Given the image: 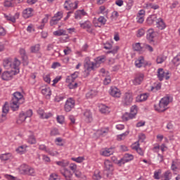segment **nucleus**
I'll return each mask as SVG.
<instances>
[{
    "label": "nucleus",
    "instance_id": "1",
    "mask_svg": "<svg viewBox=\"0 0 180 180\" xmlns=\"http://www.w3.org/2000/svg\"><path fill=\"white\" fill-rule=\"evenodd\" d=\"M10 102V107L15 112L19 110V106L25 103V98H23V94L19 91L15 92Z\"/></svg>",
    "mask_w": 180,
    "mask_h": 180
},
{
    "label": "nucleus",
    "instance_id": "2",
    "mask_svg": "<svg viewBox=\"0 0 180 180\" xmlns=\"http://www.w3.org/2000/svg\"><path fill=\"white\" fill-rule=\"evenodd\" d=\"M3 65L6 70H12L13 71H20V60L15 58H6L3 61Z\"/></svg>",
    "mask_w": 180,
    "mask_h": 180
},
{
    "label": "nucleus",
    "instance_id": "3",
    "mask_svg": "<svg viewBox=\"0 0 180 180\" xmlns=\"http://www.w3.org/2000/svg\"><path fill=\"white\" fill-rule=\"evenodd\" d=\"M172 99L169 96H167L161 98L158 105H155L154 108L157 112H165L168 109V105L171 102Z\"/></svg>",
    "mask_w": 180,
    "mask_h": 180
},
{
    "label": "nucleus",
    "instance_id": "4",
    "mask_svg": "<svg viewBox=\"0 0 180 180\" xmlns=\"http://www.w3.org/2000/svg\"><path fill=\"white\" fill-rule=\"evenodd\" d=\"M84 67V72H86L87 75H89V72H91V71H94L95 68H97L95 63L91 62V60H89V58H86L85 59Z\"/></svg>",
    "mask_w": 180,
    "mask_h": 180
},
{
    "label": "nucleus",
    "instance_id": "5",
    "mask_svg": "<svg viewBox=\"0 0 180 180\" xmlns=\"http://www.w3.org/2000/svg\"><path fill=\"white\" fill-rule=\"evenodd\" d=\"M122 103L124 106H130L133 103V94L125 93L122 96Z\"/></svg>",
    "mask_w": 180,
    "mask_h": 180
},
{
    "label": "nucleus",
    "instance_id": "6",
    "mask_svg": "<svg viewBox=\"0 0 180 180\" xmlns=\"http://www.w3.org/2000/svg\"><path fill=\"white\" fill-rule=\"evenodd\" d=\"M16 74H19V71H5L3 72L1 75V79H3V81H11V79L13 78V75H16Z\"/></svg>",
    "mask_w": 180,
    "mask_h": 180
},
{
    "label": "nucleus",
    "instance_id": "7",
    "mask_svg": "<svg viewBox=\"0 0 180 180\" xmlns=\"http://www.w3.org/2000/svg\"><path fill=\"white\" fill-rule=\"evenodd\" d=\"M79 4V1H78L72 3L70 0H66L64 4V8L66 9V11H74L75 9L78 8Z\"/></svg>",
    "mask_w": 180,
    "mask_h": 180
},
{
    "label": "nucleus",
    "instance_id": "8",
    "mask_svg": "<svg viewBox=\"0 0 180 180\" xmlns=\"http://www.w3.org/2000/svg\"><path fill=\"white\" fill-rule=\"evenodd\" d=\"M63 19V12L58 11L53 16L49 22L50 26H56Z\"/></svg>",
    "mask_w": 180,
    "mask_h": 180
},
{
    "label": "nucleus",
    "instance_id": "9",
    "mask_svg": "<svg viewBox=\"0 0 180 180\" xmlns=\"http://www.w3.org/2000/svg\"><path fill=\"white\" fill-rule=\"evenodd\" d=\"M39 150H41V151H44L45 153H47L49 154V155H51L52 157H54V155H58V153L57 151H53L50 150V148H46V145L41 144L39 145Z\"/></svg>",
    "mask_w": 180,
    "mask_h": 180
},
{
    "label": "nucleus",
    "instance_id": "10",
    "mask_svg": "<svg viewBox=\"0 0 180 180\" xmlns=\"http://www.w3.org/2000/svg\"><path fill=\"white\" fill-rule=\"evenodd\" d=\"M169 73L168 72H164V69L159 68L158 70V78L159 80L162 81L164 78H165L166 80H168L169 78Z\"/></svg>",
    "mask_w": 180,
    "mask_h": 180
},
{
    "label": "nucleus",
    "instance_id": "11",
    "mask_svg": "<svg viewBox=\"0 0 180 180\" xmlns=\"http://www.w3.org/2000/svg\"><path fill=\"white\" fill-rule=\"evenodd\" d=\"M74 106H75V101L72 98L68 99L65 104V112H71Z\"/></svg>",
    "mask_w": 180,
    "mask_h": 180
},
{
    "label": "nucleus",
    "instance_id": "12",
    "mask_svg": "<svg viewBox=\"0 0 180 180\" xmlns=\"http://www.w3.org/2000/svg\"><path fill=\"white\" fill-rule=\"evenodd\" d=\"M144 81V74L138 73L135 75L134 79L132 80L134 85H140Z\"/></svg>",
    "mask_w": 180,
    "mask_h": 180
},
{
    "label": "nucleus",
    "instance_id": "13",
    "mask_svg": "<svg viewBox=\"0 0 180 180\" xmlns=\"http://www.w3.org/2000/svg\"><path fill=\"white\" fill-rule=\"evenodd\" d=\"M136 115H137V107L136 105H133L131 108V112L129 113V116L126 117L125 115H124L123 120L127 121L129 119H133L134 116H136Z\"/></svg>",
    "mask_w": 180,
    "mask_h": 180
},
{
    "label": "nucleus",
    "instance_id": "14",
    "mask_svg": "<svg viewBox=\"0 0 180 180\" xmlns=\"http://www.w3.org/2000/svg\"><path fill=\"white\" fill-rule=\"evenodd\" d=\"M80 27H82V29H86L88 33H92V32H94V30L92 29V23L89 20L80 23Z\"/></svg>",
    "mask_w": 180,
    "mask_h": 180
},
{
    "label": "nucleus",
    "instance_id": "15",
    "mask_svg": "<svg viewBox=\"0 0 180 180\" xmlns=\"http://www.w3.org/2000/svg\"><path fill=\"white\" fill-rule=\"evenodd\" d=\"M110 95L113 96L114 98H120L122 93H120V90L117 89V87H110Z\"/></svg>",
    "mask_w": 180,
    "mask_h": 180
},
{
    "label": "nucleus",
    "instance_id": "16",
    "mask_svg": "<svg viewBox=\"0 0 180 180\" xmlns=\"http://www.w3.org/2000/svg\"><path fill=\"white\" fill-rule=\"evenodd\" d=\"M84 16H88V13L85 10H77L75 13V19L80 20L84 18Z\"/></svg>",
    "mask_w": 180,
    "mask_h": 180
},
{
    "label": "nucleus",
    "instance_id": "17",
    "mask_svg": "<svg viewBox=\"0 0 180 180\" xmlns=\"http://www.w3.org/2000/svg\"><path fill=\"white\" fill-rule=\"evenodd\" d=\"M33 16V9L32 8H27L22 11V17L24 19H29Z\"/></svg>",
    "mask_w": 180,
    "mask_h": 180
},
{
    "label": "nucleus",
    "instance_id": "18",
    "mask_svg": "<svg viewBox=\"0 0 180 180\" xmlns=\"http://www.w3.org/2000/svg\"><path fill=\"white\" fill-rule=\"evenodd\" d=\"M83 119L84 120L86 123H91L94 119L92 118V112H91V110H86L84 112V117Z\"/></svg>",
    "mask_w": 180,
    "mask_h": 180
},
{
    "label": "nucleus",
    "instance_id": "19",
    "mask_svg": "<svg viewBox=\"0 0 180 180\" xmlns=\"http://www.w3.org/2000/svg\"><path fill=\"white\" fill-rule=\"evenodd\" d=\"M94 64L97 68H99L101 66V64H103V63H105L106 61V56H101L94 59Z\"/></svg>",
    "mask_w": 180,
    "mask_h": 180
},
{
    "label": "nucleus",
    "instance_id": "20",
    "mask_svg": "<svg viewBox=\"0 0 180 180\" xmlns=\"http://www.w3.org/2000/svg\"><path fill=\"white\" fill-rule=\"evenodd\" d=\"M156 33L154 32V29H149L147 32L146 39L151 43V41H154V37H155Z\"/></svg>",
    "mask_w": 180,
    "mask_h": 180
},
{
    "label": "nucleus",
    "instance_id": "21",
    "mask_svg": "<svg viewBox=\"0 0 180 180\" xmlns=\"http://www.w3.org/2000/svg\"><path fill=\"white\" fill-rule=\"evenodd\" d=\"M156 27L159 29L160 30H164L167 27V25H165V22H164V20L162 18H159L156 20Z\"/></svg>",
    "mask_w": 180,
    "mask_h": 180
},
{
    "label": "nucleus",
    "instance_id": "22",
    "mask_svg": "<svg viewBox=\"0 0 180 180\" xmlns=\"http://www.w3.org/2000/svg\"><path fill=\"white\" fill-rule=\"evenodd\" d=\"M62 175L65 180H72V173L70 169L65 168L63 172H61Z\"/></svg>",
    "mask_w": 180,
    "mask_h": 180
},
{
    "label": "nucleus",
    "instance_id": "23",
    "mask_svg": "<svg viewBox=\"0 0 180 180\" xmlns=\"http://www.w3.org/2000/svg\"><path fill=\"white\" fill-rule=\"evenodd\" d=\"M115 153V150L113 148H105L101 151V155H103V157H110Z\"/></svg>",
    "mask_w": 180,
    "mask_h": 180
},
{
    "label": "nucleus",
    "instance_id": "24",
    "mask_svg": "<svg viewBox=\"0 0 180 180\" xmlns=\"http://www.w3.org/2000/svg\"><path fill=\"white\" fill-rule=\"evenodd\" d=\"M38 115H39L41 119H49V117H51L53 116V114L51 112H44V110L43 109L38 110Z\"/></svg>",
    "mask_w": 180,
    "mask_h": 180
},
{
    "label": "nucleus",
    "instance_id": "25",
    "mask_svg": "<svg viewBox=\"0 0 180 180\" xmlns=\"http://www.w3.org/2000/svg\"><path fill=\"white\" fill-rule=\"evenodd\" d=\"M172 178V172L171 171L167 170L162 175L160 176L161 180H171Z\"/></svg>",
    "mask_w": 180,
    "mask_h": 180
},
{
    "label": "nucleus",
    "instance_id": "26",
    "mask_svg": "<svg viewBox=\"0 0 180 180\" xmlns=\"http://www.w3.org/2000/svg\"><path fill=\"white\" fill-rule=\"evenodd\" d=\"M41 94L46 99H50V96H51V89H50V87H44L41 89Z\"/></svg>",
    "mask_w": 180,
    "mask_h": 180
},
{
    "label": "nucleus",
    "instance_id": "27",
    "mask_svg": "<svg viewBox=\"0 0 180 180\" xmlns=\"http://www.w3.org/2000/svg\"><path fill=\"white\" fill-rule=\"evenodd\" d=\"M143 8L145 9H154V11H156L157 9H160V6L153 3H146Z\"/></svg>",
    "mask_w": 180,
    "mask_h": 180
},
{
    "label": "nucleus",
    "instance_id": "28",
    "mask_svg": "<svg viewBox=\"0 0 180 180\" xmlns=\"http://www.w3.org/2000/svg\"><path fill=\"white\" fill-rule=\"evenodd\" d=\"M3 114L1 115V119H0V123H3L6 120V113L9 112V108L4 106L2 109Z\"/></svg>",
    "mask_w": 180,
    "mask_h": 180
},
{
    "label": "nucleus",
    "instance_id": "29",
    "mask_svg": "<svg viewBox=\"0 0 180 180\" xmlns=\"http://www.w3.org/2000/svg\"><path fill=\"white\" fill-rule=\"evenodd\" d=\"M30 166L26 165V164H23V165H21L20 166V167L18 168L19 169V172L24 174V175H26V174L27 173V171L29 169Z\"/></svg>",
    "mask_w": 180,
    "mask_h": 180
},
{
    "label": "nucleus",
    "instance_id": "30",
    "mask_svg": "<svg viewBox=\"0 0 180 180\" xmlns=\"http://www.w3.org/2000/svg\"><path fill=\"white\" fill-rule=\"evenodd\" d=\"M135 65L138 68H141L143 65H145L144 63V57L140 56L136 61H135Z\"/></svg>",
    "mask_w": 180,
    "mask_h": 180
},
{
    "label": "nucleus",
    "instance_id": "31",
    "mask_svg": "<svg viewBox=\"0 0 180 180\" xmlns=\"http://www.w3.org/2000/svg\"><path fill=\"white\" fill-rule=\"evenodd\" d=\"M99 109L101 113L108 114L110 112V109L109 108V107H108V105L104 104L100 105Z\"/></svg>",
    "mask_w": 180,
    "mask_h": 180
},
{
    "label": "nucleus",
    "instance_id": "32",
    "mask_svg": "<svg viewBox=\"0 0 180 180\" xmlns=\"http://www.w3.org/2000/svg\"><path fill=\"white\" fill-rule=\"evenodd\" d=\"M30 51H31V53L37 54V53H39L40 51V44H37L35 45L30 46Z\"/></svg>",
    "mask_w": 180,
    "mask_h": 180
},
{
    "label": "nucleus",
    "instance_id": "33",
    "mask_svg": "<svg viewBox=\"0 0 180 180\" xmlns=\"http://www.w3.org/2000/svg\"><path fill=\"white\" fill-rule=\"evenodd\" d=\"M104 169L105 171H112L113 169V165L109 160H105Z\"/></svg>",
    "mask_w": 180,
    "mask_h": 180
},
{
    "label": "nucleus",
    "instance_id": "34",
    "mask_svg": "<svg viewBox=\"0 0 180 180\" xmlns=\"http://www.w3.org/2000/svg\"><path fill=\"white\" fill-rule=\"evenodd\" d=\"M157 20H158L157 15H152L147 18L146 22H147L148 25H151L154 23V22H157Z\"/></svg>",
    "mask_w": 180,
    "mask_h": 180
},
{
    "label": "nucleus",
    "instance_id": "35",
    "mask_svg": "<svg viewBox=\"0 0 180 180\" xmlns=\"http://www.w3.org/2000/svg\"><path fill=\"white\" fill-rule=\"evenodd\" d=\"M55 164L56 165H58L59 167H68V165H70V162H68V160H60V161L55 162Z\"/></svg>",
    "mask_w": 180,
    "mask_h": 180
},
{
    "label": "nucleus",
    "instance_id": "36",
    "mask_svg": "<svg viewBox=\"0 0 180 180\" xmlns=\"http://www.w3.org/2000/svg\"><path fill=\"white\" fill-rule=\"evenodd\" d=\"M67 34V31L64 30H58L53 32V36H65Z\"/></svg>",
    "mask_w": 180,
    "mask_h": 180
},
{
    "label": "nucleus",
    "instance_id": "37",
    "mask_svg": "<svg viewBox=\"0 0 180 180\" xmlns=\"http://www.w3.org/2000/svg\"><path fill=\"white\" fill-rule=\"evenodd\" d=\"M26 146H20L16 148V152L18 153V154H20L22 155V154H25V153H26Z\"/></svg>",
    "mask_w": 180,
    "mask_h": 180
},
{
    "label": "nucleus",
    "instance_id": "38",
    "mask_svg": "<svg viewBox=\"0 0 180 180\" xmlns=\"http://www.w3.org/2000/svg\"><path fill=\"white\" fill-rule=\"evenodd\" d=\"M165 60H167V56H165V55H162V54L159 55L156 59L157 64H162V63H164V61H165Z\"/></svg>",
    "mask_w": 180,
    "mask_h": 180
},
{
    "label": "nucleus",
    "instance_id": "39",
    "mask_svg": "<svg viewBox=\"0 0 180 180\" xmlns=\"http://www.w3.org/2000/svg\"><path fill=\"white\" fill-rule=\"evenodd\" d=\"M72 161H75V162H77V164H81V162H84L85 161V157L79 156L78 158H72Z\"/></svg>",
    "mask_w": 180,
    "mask_h": 180
},
{
    "label": "nucleus",
    "instance_id": "40",
    "mask_svg": "<svg viewBox=\"0 0 180 180\" xmlns=\"http://www.w3.org/2000/svg\"><path fill=\"white\" fill-rule=\"evenodd\" d=\"M147 98H148V96H147V94H141L140 96L137 98V101L144 102V101H147Z\"/></svg>",
    "mask_w": 180,
    "mask_h": 180
},
{
    "label": "nucleus",
    "instance_id": "41",
    "mask_svg": "<svg viewBox=\"0 0 180 180\" xmlns=\"http://www.w3.org/2000/svg\"><path fill=\"white\" fill-rule=\"evenodd\" d=\"M128 135H129V131H126L120 135H117V139L118 141H122V140H124V139H126V136H127Z\"/></svg>",
    "mask_w": 180,
    "mask_h": 180
},
{
    "label": "nucleus",
    "instance_id": "42",
    "mask_svg": "<svg viewBox=\"0 0 180 180\" xmlns=\"http://www.w3.org/2000/svg\"><path fill=\"white\" fill-rule=\"evenodd\" d=\"M124 159L125 160L126 162H129V161H132L134 159V156L131 154L126 153L124 155Z\"/></svg>",
    "mask_w": 180,
    "mask_h": 180
},
{
    "label": "nucleus",
    "instance_id": "43",
    "mask_svg": "<svg viewBox=\"0 0 180 180\" xmlns=\"http://www.w3.org/2000/svg\"><path fill=\"white\" fill-rule=\"evenodd\" d=\"M36 137L34 136V135H30L28 136L27 143H29V144H36Z\"/></svg>",
    "mask_w": 180,
    "mask_h": 180
},
{
    "label": "nucleus",
    "instance_id": "44",
    "mask_svg": "<svg viewBox=\"0 0 180 180\" xmlns=\"http://www.w3.org/2000/svg\"><path fill=\"white\" fill-rule=\"evenodd\" d=\"M25 175H31L32 176H34V175H36L34 168L30 166Z\"/></svg>",
    "mask_w": 180,
    "mask_h": 180
},
{
    "label": "nucleus",
    "instance_id": "45",
    "mask_svg": "<svg viewBox=\"0 0 180 180\" xmlns=\"http://www.w3.org/2000/svg\"><path fill=\"white\" fill-rule=\"evenodd\" d=\"M101 178H102V176H101V172H99L98 170L95 171L93 175V179L99 180Z\"/></svg>",
    "mask_w": 180,
    "mask_h": 180
},
{
    "label": "nucleus",
    "instance_id": "46",
    "mask_svg": "<svg viewBox=\"0 0 180 180\" xmlns=\"http://www.w3.org/2000/svg\"><path fill=\"white\" fill-rule=\"evenodd\" d=\"M49 180H60V176L56 173H52L49 176Z\"/></svg>",
    "mask_w": 180,
    "mask_h": 180
},
{
    "label": "nucleus",
    "instance_id": "47",
    "mask_svg": "<svg viewBox=\"0 0 180 180\" xmlns=\"http://www.w3.org/2000/svg\"><path fill=\"white\" fill-rule=\"evenodd\" d=\"M59 135H60V131H58V129H57V128H53V129L51 130L50 136H59Z\"/></svg>",
    "mask_w": 180,
    "mask_h": 180
},
{
    "label": "nucleus",
    "instance_id": "48",
    "mask_svg": "<svg viewBox=\"0 0 180 180\" xmlns=\"http://www.w3.org/2000/svg\"><path fill=\"white\" fill-rule=\"evenodd\" d=\"M69 89H77L78 88V83L73 82L72 83H68V85Z\"/></svg>",
    "mask_w": 180,
    "mask_h": 180
},
{
    "label": "nucleus",
    "instance_id": "49",
    "mask_svg": "<svg viewBox=\"0 0 180 180\" xmlns=\"http://www.w3.org/2000/svg\"><path fill=\"white\" fill-rule=\"evenodd\" d=\"M4 16L7 20H10V22H12L13 23H15V22H16V18L12 16L11 15H7L6 14H4Z\"/></svg>",
    "mask_w": 180,
    "mask_h": 180
},
{
    "label": "nucleus",
    "instance_id": "50",
    "mask_svg": "<svg viewBox=\"0 0 180 180\" xmlns=\"http://www.w3.org/2000/svg\"><path fill=\"white\" fill-rule=\"evenodd\" d=\"M172 63L174 65H179L180 63V55H177L172 60Z\"/></svg>",
    "mask_w": 180,
    "mask_h": 180
},
{
    "label": "nucleus",
    "instance_id": "51",
    "mask_svg": "<svg viewBox=\"0 0 180 180\" xmlns=\"http://www.w3.org/2000/svg\"><path fill=\"white\" fill-rule=\"evenodd\" d=\"M97 21L98 22V23H100L101 25H106V22H108V20H106L103 16H100Z\"/></svg>",
    "mask_w": 180,
    "mask_h": 180
},
{
    "label": "nucleus",
    "instance_id": "52",
    "mask_svg": "<svg viewBox=\"0 0 180 180\" xmlns=\"http://www.w3.org/2000/svg\"><path fill=\"white\" fill-rule=\"evenodd\" d=\"M144 34H146V30L144 29L141 28L137 31V37H143Z\"/></svg>",
    "mask_w": 180,
    "mask_h": 180
},
{
    "label": "nucleus",
    "instance_id": "53",
    "mask_svg": "<svg viewBox=\"0 0 180 180\" xmlns=\"http://www.w3.org/2000/svg\"><path fill=\"white\" fill-rule=\"evenodd\" d=\"M133 49L135 51H140L141 50V45L140 43H136L133 45Z\"/></svg>",
    "mask_w": 180,
    "mask_h": 180
},
{
    "label": "nucleus",
    "instance_id": "54",
    "mask_svg": "<svg viewBox=\"0 0 180 180\" xmlns=\"http://www.w3.org/2000/svg\"><path fill=\"white\" fill-rule=\"evenodd\" d=\"M1 160H3L4 161H8V160H9V158H11V153H5L3 154L1 157Z\"/></svg>",
    "mask_w": 180,
    "mask_h": 180
},
{
    "label": "nucleus",
    "instance_id": "55",
    "mask_svg": "<svg viewBox=\"0 0 180 180\" xmlns=\"http://www.w3.org/2000/svg\"><path fill=\"white\" fill-rule=\"evenodd\" d=\"M177 169L178 163L176 162V161L173 160L172 162L171 169H172V171H176Z\"/></svg>",
    "mask_w": 180,
    "mask_h": 180
},
{
    "label": "nucleus",
    "instance_id": "56",
    "mask_svg": "<svg viewBox=\"0 0 180 180\" xmlns=\"http://www.w3.org/2000/svg\"><path fill=\"white\" fill-rule=\"evenodd\" d=\"M99 11V13H102L103 15H108V13L106 12V7H105V6H100Z\"/></svg>",
    "mask_w": 180,
    "mask_h": 180
},
{
    "label": "nucleus",
    "instance_id": "57",
    "mask_svg": "<svg viewBox=\"0 0 180 180\" xmlns=\"http://www.w3.org/2000/svg\"><path fill=\"white\" fill-rule=\"evenodd\" d=\"M109 133V129L105 128L100 131L99 134L100 136H106Z\"/></svg>",
    "mask_w": 180,
    "mask_h": 180
},
{
    "label": "nucleus",
    "instance_id": "58",
    "mask_svg": "<svg viewBox=\"0 0 180 180\" xmlns=\"http://www.w3.org/2000/svg\"><path fill=\"white\" fill-rule=\"evenodd\" d=\"M95 95H96V93H95V91L91 90L86 94V98H92L93 96H95Z\"/></svg>",
    "mask_w": 180,
    "mask_h": 180
},
{
    "label": "nucleus",
    "instance_id": "59",
    "mask_svg": "<svg viewBox=\"0 0 180 180\" xmlns=\"http://www.w3.org/2000/svg\"><path fill=\"white\" fill-rule=\"evenodd\" d=\"M26 116L25 115V112H22L19 115L18 122H25L26 120Z\"/></svg>",
    "mask_w": 180,
    "mask_h": 180
},
{
    "label": "nucleus",
    "instance_id": "60",
    "mask_svg": "<svg viewBox=\"0 0 180 180\" xmlns=\"http://www.w3.org/2000/svg\"><path fill=\"white\" fill-rule=\"evenodd\" d=\"M69 168L74 173V172H75V171H77V166L75 163H71L69 165Z\"/></svg>",
    "mask_w": 180,
    "mask_h": 180
},
{
    "label": "nucleus",
    "instance_id": "61",
    "mask_svg": "<svg viewBox=\"0 0 180 180\" xmlns=\"http://www.w3.org/2000/svg\"><path fill=\"white\" fill-rule=\"evenodd\" d=\"M131 148L132 150H135V151L136 150H139V148H140V143H139V141H136L134 143H133L131 145Z\"/></svg>",
    "mask_w": 180,
    "mask_h": 180
},
{
    "label": "nucleus",
    "instance_id": "62",
    "mask_svg": "<svg viewBox=\"0 0 180 180\" xmlns=\"http://www.w3.org/2000/svg\"><path fill=\"white\" fill-rule=\"evenodd\" d=\"M160 89H161V85L160 84H158L155 86L151 87V91L153 92H157V91H160Z\"/></svg>",
    "mask_w": 180,
    "mask_h": 180
},
{
    "label": "nucleus",
    "instance_id": "63",
    "mask_svg": "<svg viewBox=\"0 0 180 180\" xmlns=\"http://www.w3.org/2000/svg\"><path fill=\"white\" fill-rule=\"evenodd\" d=\"M160 175H161V170L155 171L154 172L153 177L155 179H160L161 177L160 176Z\"/></svg>",
    "mask_w": 180,
    "mask_h": 180
},
{
    "label": "nucleus",
    "instance_id": "64",
    "mask_svg": "<svg viewBox=\"0 0 180 180\" xmlns=\"http://www.w3.org/2000/svg\"><path fill=\"white\" fill-rule=\"evenodd\" d=\"M104 49H105V50H110V49H112V47H113V44L110 42H107L105 44H104Z\"/></svg>",
    "mask_w": 180,
    "mask_h": 180
}]
</instances>
